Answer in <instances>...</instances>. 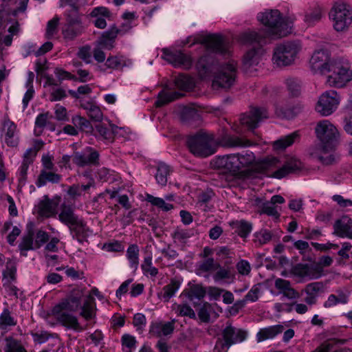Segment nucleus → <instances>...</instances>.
<instances>
[{
	"label": "nucleus",
	"instance_id": "23",
	"mask_svg": "<svg viewBox=\"0 0 352 352\" xmlns=\"http://www.w3.org/2000/svg\"><path fill=\"white\" fill-rule=\"evenodd\" d=\"M247 332L242 329L227 326L222 332V337L226 340L230 346L242 342L247 338Z\"/></svg>",
	"mask_w": 352,
	"mask_h": 352
},
{
	"label": "nucleus",
	"instance_id": "22",
	"mask_svg": "<svg viewBox=\"0 0 352 352\" xmlns=\"http://www.w3.org/2000/svg\"><path fill=\"white\" fill-rule=\"evenodd\" d=\"M175 322V319L167 322L162 321L152 322L150 324L149 333L156 337L170 335L174 331Z\"/></svg>",
	"mask_w": 352,
	"mask_h": 352
},
{
	"label": "nucleus",
	"instance_id": "40",
	"mask_svg": "<svg viewBox=\"0 0 352 352\" xmlns=\"http://www.w3.org/2000/svg\"><path fill=\"white\" fill-rule=\"evenodd\" d=\"M181 285L179 280L174 278L171 279L170 283L164 286L161 293V298L164 302H168L175 293L178 291Z\"/></svg>",
	"mask_w": 352,
	"mask_h": 352
},
{
	"label": "nucleus",
	"instance_id": "4",
	"mask_svg": "<svg viewBox=\"0 0 352 352\" xmlns=\"http://www.w3.org/2000/svg\"><path fill=\"white\" fill-rule=\"evenodd\" d=\"M29 0H2L0 6V30H4L8 25L10 34L3 37L2 43L6 46H10L12 36L19 30V23L16 16L19 12L26 10Z\"/></svg>",
	"mask_w": 352,
	"mask_h": 352
},
{
	"label": "nucleus",
	"instance_id": "5",
	"mask_svg": "<svg viewBox=\"0 0 352 352\" xmlns=\"http://www.w3.org/2000/svg\"><path fill=\"white\" fill-rule=\"evenodd\" d=\"M81 300L80 297L71 296L55 305L52 309V315L63 326L76 331H82L84 328L78 322L77 318L70 314L80 307Z\"/></svg>",
	"mask_w": 352,
	"mask_h": 352
},
{
	"label": "nucleus",
	"instance_id": "47",
	"mask_svg": "<svg viewBox=\"0 0 352 352\" xmlns=\"http://www.w3.org/2000/svg\"><path fill=\"white\" fill-rule=\"evenodd\" d=\"M153 257L148 255L144 258V261L141 264V269L143 274L148 276L155 277L158 274V270L153 265Z\"/></svg>",
	"mask_w": 352,
	"mask_h": 352
},
{
	"label": "nucleus",
	"instance_id": "32",
	"mask_svg": "<svg viewBox=\"0 0 352 352\" xmlns=\"http://www.w3.org/2000/svg\"><path fill=\"white\" fill-rule=\"evenodd\" d=\"M17 324L16 319L12 316L8 308H4L0 314V329L8 332Z\"/></svg>",
	"mask_w": 352,
	"mask_h": 352
},
{
	"label": "nucleus",
	"instance_id": "14",
	"mask_svg": "<svg viewBox=\"0 0 352 352\" xmlns=\"http://www.w3.org/2000/svg\"><path fill=\"white\" fill-rule=\"evenodd\" d=\"M333 58L330 57L329 51L319 50L314 52L310 58V67L315 73L325 74L329 72Z\"/></svg>",
	"mask_w": 352,
	"mask_h": 352
},
{
	"label": "nucleus",
	"instance_id": "11",
	"mask_svg": "<svg viewBox=\"0 0 352 352\" xmlns=\"http://www.w3.org/2000/svg\"><path fill=\"white\" fill-rule=\"evenodd\" d=\"M340 100V96L337 91H326L319 96L315 110L322 116H329L337 110Z\"/></svg>",
	"mask_w": 352,
	"mask_h": 352
},
{
	"label": "nucleus",
	"instance_id": "12",
	"mask_svg": "<svg viewBox=\"0 0 352 352\" xmlns=\"http://www.w3.org/2000/svg\"><path fill=\"white\" fill-rule=\"evenodd\" d=\"M240 41L243 44H248L251 45H256L248 50L243 56L242 69L248 74H252L256 72V67L260 64L262 56L264 54V50L263 46L264 45H260L258 42L254 41V43H245L241 39V35L240 36Z\"/></svg>",
	"mask_w": 352,
	"mask_h": 352
},
{
	"label": "nucleus",
	"instance_id": "42",
	"mask_svg": "<svg viewBox=\"0 0 352 352\" xmlns=\"http://www.w3.org/2000/svg\"><path fill=\"white\" fill-rule=\"evenodd\" d=\"M5 346L3 352H28L23 346L21 340L12 336H8L5 338Z\"/></svg>",
	"mask_w": 352,
	"mask_h": 352
},
{
	"label": "nucleus",
	"instance_id": "24",
	"mask_svg": "<svg viewBox=\"0 0 352 352\" xmlns=\"http://www.w3.org/2000/svg\"><path fill=\"white\" fill-rule=\"evenodd\" d=\"M58 203L45 197L36 206V211L39 216L51 217L56 214Z\"/></svg>",
	"mask_w": 352,
	"mask_h": 352
},
{
	"label": "nucleus",
	"instance_id": "60",
	"mask_svg": "<svg viewBox=\"0 0 352 352\" xmlns=\"http://www.w3.org/2000/svg\"><path fill=\"white\" fill-rule=\"evenodd\" d=\"M67 25L83 26L82 24V19L78 10H71L66 13Z\"/></svg>",
	"mask_w": 352,
	"mask_h": 352
},
{
	"label": "nucleus",
	"instance_id": "31",
	"mask_svg": "<svg viewBox=\"0 0 352 352\" xmlns=\"http://www.w3.org/2000/svg\"><path fill=\"white\" fill-rule=\"evenodd\" d=\"M53 44L51 42H46L41 47H38L35 44L28 43L23 46L25 51L24 56L27 57L29 55L34 54L36 56H40L49 52L52 49Z\"/></svg>",
	"mask_w": 352,
	"mask_h": 352
},
{
	"label": "nucleus",
	"instance_id": "64",
	"mask_svg": "<svg viewBox=\"0 0 352 352\" xmlns=\"http://www.w3.org/2000/svg\"><path fill=\"white\" fill-rule=\"evenodd\" d=\"M77 56L85 63H91L92 60V53L91 51V47L89 45L80 47L77 52Z\"/></svg>",
	"mask_w": 352,
	"mask_h": 352
},
{
	"label": "nucleus",
	"instance_id": "19",
	"mask_svg": "<svg viewBox=\"0 0 352 352\" xmlns=\"http://www.w3.org/2000/svg\"><path fill=\"white\" fill-rule=\"evenodd\" d=\"M302 168V162L296 157H292L287 159L282 167L274 171L272 176L277 179H281L287 175L295 173L296 171L300 170Z\"/></svg>",
	"mask_w": 352,
	"mask_h": 352
},
{
	"label": "nucleus",
	"instance_id": "43",
	"mask_svg": "<svg viewBox=\"0 0 352 352\" xmlns=\"http://www.w3.org/2000/svg\"><path fill=\"white\" fill-rule=\"evenodd\" d=\"M197 234L196 230L192 229L177 228L172 234L175 242L184 243L188 239Z\"/></svg>",
	"mask_w": 352,
	"mask_h": 352
},
{
	"label": "nucleus",
	"instance_id": "16",
	"mask_svg": "<svg viewBox=\"0 0 352 352\" xmlns=\"http://www.w3.org/2000/svg\"><path fill=\"white\" fill-rule=\"evenodd\" d=\"M268 118V113L264 107H253L248 113H243L240 118V122L249 129H254L260 122Z\"/></svg>",
	"mask_w": 352,
	"mask_h": 352
},
{
	"label": "nucleus",
	"instance_id": "15",
	"mask_svg": "<svg viewBox=\"0 0 352 352\" xmlns=\"http://www.w3.org/2000/svg\"><path fill=\"white\" fill-rule=\"evenodd\" d=\"M162 58L175 67L189 69L192 65L190 56L179 50L163 49Z\"/></svg>",
	"mask_w": 352,
	"mask_h": 352
},
{
	"label": "nucleus",
	"instance_id": "38",
	"mask_svg": "<svg viewBox=\"0 0 352 352\" xmlns=\"http://www.w3.org/2000/svg\"><path fill=\"white\" fill-rule=\"evenodd\" d=\"M96 302L95 299L89 296L86 298L85 301L83 303V305L81 307V311L80 315L83 317L86 320H89L96 316L95 311Z\"/></svg>",
	"mask_w": 352,
	"mask_h": 352
},
{
	"label": "nucleus",
	"instance_id": "7",
	"mask_svg": "<svg viewBox=\"0 0 352 352\" xmlns=\"http://www.w3.org/2000/svg\"><path fill=\"white\" fill-rule=\"evenodd\" d=\"M301 50L302 45L297 41L280 43L274 49L272 62L278 67L292 65L294 63Z\"/></svg>",
	"mask_w": 352,
	"mask_h": 352
},
{
	"label": "nucleus",
	"instance_id": "28",
	"mask_svg": "<svg viewBox=\"0 0 352 352\" xmlns=\"http://www.w3.org/2000/svg\"><path fill=\"white\" fill-rule=\"evenodd\" d=\"M284 327L281 324L269 326L261 329L256 333V340L261 342L269 339L274 338L277 335L282 333Z\"/></svg>",
	"mask_w": 352,
	"mask_h": 352
},
{
	"label": "nucleus",
	"instance_id": "56",
	"mask_svg": "<svg viewBox=\"0 0 352 352\" xmlns=\"http://www.w3.org/2000/svg\"><path fill=\"white\" fill-rule=\"evenodd\" d=\"M182 118L186 122L197 120L200 118V114L199 111L195 108L192 107H185L182 111Z\"/></svg>",
	"mask_w": 352,
	"mask_h": 352
},
{
	"label": "nucleus",
	"instance_id": "27",
	"mask_svg": "<svg viewBox=\"0 0 352 352\" xmlns=\"http://www.w3.org/2000/svg\"><path fill=\"white\" fill-rule=\"evenodd\" d=\"M61 175L56 173L55 170H40V173L35 182L38 188L45 186L47 182L58 184L61 180Z\"/></svg>",
	"mask_w": 352,
	"mask_h": 352
},
{
	"label": "nucleus",
	"instance_id": "29",
	"mask_svg": "<svg viewBox=\"0 0 352 352\" xmlns=\"http://www.w3.org/2000/svg\"><path fill=\"white\" fill-rule=\"evenodd\" d=\"M17 264L13 259H8L6 263L5 269L2 272L3 284H10L16 281Z\"/></svg>",
	"mask_w": 352,
	"mask_h": 352
},
{
	"label": "nucleus",
	"instance_id": "30",
	"mask_svg": "<svg viewBox=\"0 0 352 352\" xmlns=\"http://www.w3.org/2000/svg\"><path fill=\"white\" fill-rule=\"evenodd\" d=\"M79 217L74 213V208L69 205L63 204L60 206L58 219L68 227L74 223Z\"/></svg>",
	"mask_w": 352,
	"mask_h": 352
},
{
	"label": "nucleus",
	"instance_id": "63",
	"mask_svg": "<svg viewBox=\"0 0 352 352\" xmlns=\"http://www.w3.org/2000/svg\"><path fill=\"white\" fill-rule=\"evenodd\" d=\"M212 308L208 303H205L198 311V317L203 322H208L210 320V314Z\"/></svg>",
	"mask_w": 352,
	"mask_h": 352
},
{
	"label": "nucleus",
	"instance_id": "35",
	"mask_svg": "<svg viewBox=\"0 0 352 352\" xmlns=\"http://www.w3.org/2000/svg\"><path fill=\"white\" fill-rule=\"evenodd\" d=\"M299 138L298 131L293 132L287 135L283 136L276 141L274 142L273 147L274 150L283 151L292 145L296 140Z\"/></svg>",
	"mask_w": 352,
	"mask_h": 352
},
{
	"label": "nucleus",
	"instance_id": "33",
	"mask_svg": "<svg viewBox=\"0 0 352 352\" xmlns=\"http://www.w3.org/2000/svg\"><path fill=\"white\" fill-rule=\"evenodd\" d=\"M90 14L92 17L96 18L94 24L97 28L103 29L107 26V22L104 17L108 18L110 16V12L107 8L103 6L96 7L93 9Z\"/></svg>",
	"mask_w": 352,
	"mask_h": 352
},
{
	"label": "nucleus",
	"instance_id": "17",
	"mask_svg": "<svg viewBox=\"0 0 352 352\" xmlns=\"http://www.w3.org/2000/svg\"><path fill=\"white\" fill-rule=\"evenodd\" d=\"M99 153L92 147H86L81 152L72 155L73 162L79 167L95 166L99 164Z\"/></svg>",
	"mask_w": 352,
	"mask_h": 352
},
{
	"label": "nucleus",
	"instance_id": "44",
	"mask_svg": "<svg viewBox=\"0 0 352 352\" xmlns=\"http://www.w3.org/2000/svg\"><path fill=\"white\" fill-rule=\"evenodd\" d=\"M272 239V232L266 228H261L253 234V241L256 245H263L268 243Z\"/></svg>",
	"mask_w": 352,
	"mask_h": 352
},
{
	"label": "nucleus",
	"instance_id": "61",
	"mask_svg": "<svg viewBox=\"0 0 352 352\" xmlns=\"http://www.w3.org/2000/svg\"><path fill=\"white\" fill-rule=\"evenodd\" d=\"M345 340H329L322 343L314 352H329L336 344H343Z\"/></svg>",
	"mask_w": 352,
	"mask_h": 352
},
{
	"label": "nucleus",
	"instance_id": "36",
	"mask_svg": "<svg viewBox=\"0 0 352 352\" xmlns=\"http://www.w3.org/2000/svg\"><path fill=\"white\" fill-rule=\"evenodd\" d=\"M221 143L223 146L229 147H246L252 145L250 141L247 139L231 135H224Z\"/></svg>",
	"mask_w": 352,
	"mask_h": 352
},
{
	"label": "nucleus",
	"instance_id": "10",
	"mask_svg": "<svg viewBox=\"0 0 352 352\" xmlns=\"http://www.w3.org/2000/svg\"><path fill=\"white\" fill-rule=\"evenodd\" d=\"M237 155L230 154L219 156L213 161L214 166L224 172H229L228 177H233L236 182L241 178L249 177V171H239Z\"/></svg>",
	"mask_w": 352,
	"mask_h": 352
},
{
	"label": "nucleus",
	"instance_id": "34",
	"mask_svg": "<svg viewBox=\"0 0 352 352\" xmlns=\"http://www.w3.org/2000/svg\"><path fill=\"white\" fill-rule=\"evenodd\" d=\"M230 226L241 238L248 237L253 228L252 223L243 219L232 221L230 223Z\"/></svg>",
	"mask_w": 352,
	"mask_h": 352
},
{
	"label": "nucleus",
	"instance_id": "58",
	"mask_svg": "<svg viewBox=\"0 0 352 352\" xmlns=\"http://www.w3.org/2000/svg\"><path fill=\"white\" fill-rule=\"evenodd\" d=\"M72 121L75 127L81 131L89 132L92 129L90 122L86 118L80 116L76 115L74 116Z\"/></svg>",
	"mask_w": 352,
	"mask_h": 352
},
{
	"label": "nucleus",
	"instance_id": "18",
	"mask_svg": "<svg viewBox=\"0 0 352 352\" xmlns=\"http://www.w3.org/2000/svg\"><path fill=\"white\" fill-rule=\"evenodd\" d=\"M69 228L73 239H76L80 243L91 234V230L87 226L86 222L80 217L72 223Z\"/></svg>",
	"mask_w": 352,
	"mask_h": 352
},
{
	"label": "nucleus",
	"instance_id": "59",
	"mask_svg": "<svg viewBox=\"0 0 352 352\" xmlns=\"http://www.w3.org/2000/svg\"><path fill=\"white\" fill-rule=\"evenodd\" d=\"M287 88L291 95L297 96L300 92L301 85L298 79L288 78L285 80Z\"/></svg>",
	"mask_w": 352,
	"mask_h": 352
},
{
	"label": "nucleus",
	"instance_id": "46",
	"mask_svg": "<svg viewBox=\"0 0 352 352\" xmlns=\"http://www.w3.org/2000/svg\"><path fill=\"white\" fill-rule=\"evenodd\" d=\"M96 131L99 135L104 140L112 142L114 138V134L117 133L118 127L116 126H107L102 124H98L96 126Z\"/></svg>",
	"mask_w": 352,
	"mask_h": 352
},
{
	"label": "nucleus",
	"instance_id": "8",
	"mask_svg": "<svg viewBox=\"0 0 352 352\" xmlns=\"http://www.w3.org/2000/svg\"><path fill=\"white\" fill-rule=\"evenodd\" d=\"M329 15L337 32L345 30L352 23V8L344 2H336Z\"/></svg>",
	"mask_w": 352,
	"mask_h": 352
},
{
	"label": "nucleus",
	"instance_id": "20",
	"mask_svg": "<svg viewBox=\"0 0 352 352\" xmlns=\"http://www.w3.org/2000/svg\"><path fill=\"white\" fill-rule=\"evenodd\" d=\"M334 234L342 238L352 239V220L348 216H342L333 224Z\"/></svg>",
	"mask_w": 352,
	"mask_h": 352
},
{
	"label": "nucleus",
	"instance_id": "9",
	"mask_svg": "<svg viewBox=\"0 0 352 352\" xmlns=\"http://www.w3.org/2000/svg\"><path fill=\"white\" fill-rule=\"evenodd\" d=\"M188 146L190 151L197 157H206L216 151L212 137L205 133H199L189 138Z\"/></svg>",
	"mask_w": 352,
	"mask_h": 352
},
{
	"label": "nucleus",
	"instance_id": "55",
	"mask_svg": "<svg viewBox=\"0 0 352 352\" xmlns=\"http://www.w3.org/2000/svg\"><path fill=\"white\" fill-rule=\"evenodd\" d=\"M146 200L150 202L153 206H157L162 210L167 212L173 208L170 204L166 203L164 199L160 197H155L151 195H146Z\"/></svg>",
	"mask_w": 352,
	"mask_h": 352
},
{
	"label": "nucleus",
	"instance_id": "54",
	"mask_svg": "<svg viewBox=\"0 0 352 352\" xmlns=\"http://www.w3.org/2000/svg\"><path fill=\"white\" fill-rule=\"evenodd\" d=\"M83 29V26L66 25L63 30V34L65 38L73 40L82 32Z\"/></svg>",
	"mask_w": 352,
	"mask_h": 352
},
{
	"label": "nucleus",
	"instance_id": "37",
	"mask_svg": "<svg viewBox=\"0 0 352 352\" xmlns=\"http://www.w3.org/2000/svg\"><path fill=\"white\" fill-rule=\"evenodd\" d=\"M182 96V94L178 91H165L164 89L158 94L157 99L155 101V104L157 107H161Z\"/></svg>",
	"mask_w": 352,
	"mask_h": 352
},
{
	"label": "nucleus",
	"instance_id": "21",
	"mask_svg": "<svg viewBox=\"0 0 352 352\" xmlns=\"http://www.w3.org/2000/svg\"><path fill=\"white\" fill-rule=\"evenodd\" d=\"M295 276L307 279H316L321 276L318 267L307 264H298L293 268Z\"/></svg>",
	"mask_w": 352,
	"mask_h": 352
},
{
	"label": "nucleus",
	"instance_id": "6",
	"mask_svg": "<svg viewBox=\"0 0 352 352\" xmlns=\"http://www.w3.org/2000/svg\"><path fill=\"white\" fill-rule=\"evenodd\" d=\"M349 60L344 56L333 58L327 76V84L330 87H342L352 80V70Z\"/></svg>",
	"mask_w": 352,
	"mask_h": 352
},
{
	"label": "nucleus",
	"instance_id": "3",
	"mask_svg": "<svg viewBox=\"0 0 352 352\" xmlns=\"http://www.w3.org/2000/svg\"><path fill=\"white\" fill-rule=\"evenodd\" d=\"M315 132L320 142V149L323 153H316V157L323 164H333L336 161V157L329 152L335 148L339 137L337 128L329 120H322L316 124ZM311 155H314V153H312Z\"/></svg>",
	"mask_w": 352,
	"mask_h": 352
},
{
	"label": "nucleus",
	"instance_id": "25",
	"mask_svg": "<svg viewBox=\"0 0 352 352\" xmlns=\"http://www.w3.org/2000/svg\"><path fill=\"white\" fill-rule=\"evenodd\" d=\"M323 285L320 282L309 283L306 285L302 293L306 294L305 302L310 306L317 303L319 293L322 290Z\"/></svg>",
	"mask_w": 352,
	"mask_h": 352
},
{
	"label": "nucleus",
	"instance_id": "2",
	"mask_svg": "<svg viewBox=\"0 0 352 352\" xmlns=\"http://www.w3.org/2000/svg\"><path fill=\"white\" fill-rule=\"evenodd\" d=\"M258 20L265 27L259 32L247 31L241 34V39L245 43L258 42L266 45L270 39L283 37L292 31L293 21L283 18L278 10H272L258 13Z\"/></svg>",
	"mask_w": 352,
	"mask_h": 352
},
{
	"label": "nucleus",
	"instance_id": "45",
	"mask_svg": "<svg viewBox=\"0 0 352 352\" xmlns=\"http://www.w3.org/2000/svg\"><path fill=\"white\" fill-rule=\"evenodd\" d=\"M170 167L165 163L160 162L157 165L155 179L157 183L164 186L167 184L168 175L170 173Z\"/></svg>",
	"mask_w": 352,
	"mask_h": 352
},
{
	"label": "nucleus",
	"instance_id": "49",
	"mask_svg": "<svg viewBox=\"0 0 352 352\" xmlns=\"http://www.w3.org/2000/svg\"><path fill=\"white\" fill-rule=\"evenodd\" d=\"M82 107L87 110L88 116L95 121H100L102 119V113L100 109L92 102H86L81 104Z\"/></svg>",
	"mask_w": 352,
	"mask_h": 352
},
{
	"label": "nucleus",
	"instance_id": "41",
	"mask_svg": "<svg viewBox=\"0 0 352 352\" xmlns=\"http://www.w3.org/2000/svg\"><path fill=\"white\" fill-rule=\"evenodd\" d=\"M19 250H20L21 255L23 256H27L28 251L36 250L34 243V235L32 232H29L28 234L23 236L19 244Z\"/></svg>",
	"mask_w": 352,
	"mask_h": 352
},
{
	"label": "nucleus",
	"instance_id": "13",
	"mask_svg": "<svg viewBox=\"0 0 352 352\" xmlns=\"http://www.w3.org/2000/svg\"><path fill=\"white\" fill-rule=\"evenodd\" d=\"M0 137L9 147H16L19 142V130L14 122L4 117L0 126Z\"/></svg>",
	"mask_w": 352,
	"mask_h": 352
},
{
	"label": "nucleus",
	"instance_id": "50",
	"mask_svg": "<svg viewBox=\"0 0 352 352\" xmlns=\"http://www.w3.org/2000/svg\"><path fill=\"white\" fill-rule=\"evenodd\" d=\"M173 310L179 316H187L190 318L195 319L196 314L194 310L187 304H175L173 305Z\"/></svg>",
	"mask_w": 352,
	"mask_h": 352
},
{
	"label": "nucleus",
	"instance_id": "62",
	"mask_svg": "<svg viewBox=\"0 0 352 352\" xmlns=\"http://www.w3.org/2000/svg\"><path fill=\"white\" fill-rule=\"evenodd\" d=\"M53 160V155H50L49 153L43 154L41 160L42 166L41 170H55L56 167Z\"/></svg>",
	"mask_w": 352,
	"mask_h": 352
},
{
	"label": "nucleus",
	"instance_id": "51",
	"mask_svg": "<svg viewBox=\"0 0 352 352\" xmlns=\"http://www.w3.org/2000/svg\"><path fill=\"white\" fill-rule=\"evenodd\" d=\"M32 163L22 161L16 172V177L19 186L23 187L25 185L28 179V171Z\"/></svg>",
	"mask_w": 352,
	"mask_h": 352
},
{
	"label": "nucleus",
	"instance_id": "57",
	"mask_svg": "<svg viewBox=\"0 0 352 352\" xmlns=\"http://www.w3.org/2000/svg\"><path fill=\"white\" fill-rule=\"evenodd\" d=\"M126 61L122 56H109L105 63V66L113 69H118L126 65Z\"/></svg>",
	"mask_w": 352,
	"mask_h": 352
},
{
	"label": "nucleus",
	"instance_id": "39",
	"mask_svg": "<svg viewBox=\"0 0 352 352\" xmlns=\"http://www.w3.org/2000/svg\"><path fill=\"white\" fill-rule=\"evenodd\" d=\"M140 250L136 244L130 245L126 252V257L129 261V267L135 272L139 266Z\"/></svg>",
	"mask_w": 352,
	"mask_h": 352
},
{
	"label": "nucleus",
	"instance_id": "52",
	"mask_svg": "<svg viewBox=\"0 0 352 352\" xmlns=\"http://www.w3.org/2000/svg\"><path fill=\"white\" fill-rule=\"evenodd\" d=\"M175 84L177 87L183 90L190 89L194 86L192 79L184 74L179 75L175 79Z\"/></svg>",
	"mask_w": 352,
	"mask_h": 352
},
{
	"label": "nucleus",
	"instance_id": "48",
	"mask_svg": "<svg viewBox=\"0 0 352 352\" xmlns=\"http://www.w3.org/2000/svg\"><path fill=\"white\" fill-rule=\"evenodd\" d=\"M238 159V168L239 170L241 168L250 167L255 162V156L252 152L246 151L241 154H236Z\"/></svg>",
	"mask_w": 352,
	"mask_h": 352
},
{
	"label": "nucleus",
	"instance_id": "53",
	"mask_svg": "<svg viewBox=\"0 0 352 352\" xmlns=\"http://www.w3.org/2000/svg\"><path fill=\"white\" fill-rule=\"evenodd\" d=\"M260 289L257 286H254L245 296L243 300L235 303V306L243 307L246 302H256L258 299Z\"/></svg>",
	"mask_w": 352,
	"mask_h": 352
},
{
	"label": "nucleus",
	"instance_id": "1",
	"mask_svg": "<svg viewBox=\"0 0 352 352\" xmlns=\"http://www.w3.org/2000/svg\"><path fill=\"white\" fill-rule=\"evenodd\" d=\"M206 50L212 54H206L198 60L196 67L202 78L214 76V84L223 88H230L236 76L237 64L229 58L232 52L230 45L219 34H210L203 41Z\"/></svg>",
	"mask_w": 352,
	"mask_h": 352
},
{
	"label": "nucleus",
	"instance_id": "26",
	"mask_svg": "<svg viewBox=\"0 0 352 352\" xmlns=\"http://www.w3.org/2000/svg\"><path fill=\"white\" fill-rule=\"evenodd\" d=\"M323 13V8L318 4H314L305 10L303 21L308 26L314 25L321 20Z\"/></svg>",
	"mask_w": 352,
	"mask_h": 352
}]
</instances>
